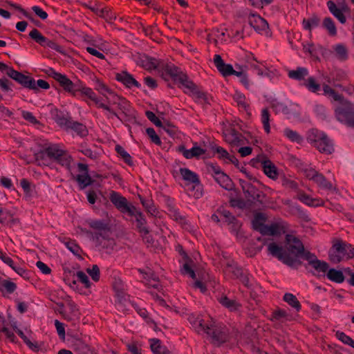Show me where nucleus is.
<instances>
[{
	"label": "nucleus",
	"instance_id": "1",
	"mask_svg": "<svg viewBox=\"0 0 354 354\" xmlns=\"http://www.w3.org/2000/svg\"><path fill=\"white\" fill-rule=\"evenodd\" d=\"M286 248L283 250L281 246L276 243H270L268 245L269 254L277 258L286 265L290 267L300 266L301 262L299 258L304 252V246L302 242L297 237L291 234L286 236Z\"/></svg>",
	"mask_w": 354,
	"mask_h": 354
},
{
	"label": "nucleus",
	"instance_id": "2",
	"mask_svg": "<svg viewBox=\"0 0 354 354\" xmlns=\"http://www.w3.org/2000/svg\"><path fill=\"white\" fill-rule=\"evenodd\" d=\"M47 74L58 82L65 91L72 94L73 96H75L77 93H80L82 96L87 97L88 99L93 101L98 108L107 111L109 113L107 115L109 118H111V115L118 118L117 113L110 108L109 106L102 103L97 97L94 91L91 88L86 87L82 82L77 81L76 82H73L68 78L66 75L56 72L52 68L48 70Z\"/></svg>",
	"mask_w": 354,
	"mask_h": 354
},
{
	"label": "nucleus",
	"instance_id": "3",
	"mask_svg": "<svg viewBox=\"0 0 354 354\" xmlns=\"http://www.w3.org/2000/svg\"><path fill=\"white\" fill-rule=\"evenodd\" d=\"M88 226L93 232L86 230L91 239L99 250H105L107 252L113 250L116 243L112 237V231L109 223L102 220H91L88 221Z\"/></svg>",
	"mask_w": 354,
	"mask_h": 354
},
{
	"label": "nucleus",
	"instance_id": "4",
	"mask_svg": "<svg viewBox=\"0 0 354 354\" xmlns=\"http://www.w3.org/2000/svg\"><path fill=\"white\" fill-rule=\"evenodd\" d=\"M307 140L320 153L331 154L334 151L333 144L328 136L318 129H312L308 131Z\"/></svg>",
	"mask_w": 354,
	"mask_h": 354
},
{
	"label": "nucleus",
	"instance_id": "5",
	"mask_svg": "<svg viewBox=\"0 0 354 354\" xmlns=\"http://www.w3.org/2000/svg\"><path fill=\"white\" fill-rule=\"evenodd\" d=\"M158 71L161 73L162 76L165 80L168 77H171L174 81H178L181 83L186 88L193 87V82L189 81L187 76L171 63H164L161 62Z\"/></svg>",
	"mask_w": 354,
	"mask_h": 354
},
{
	"label": "nucleus",
	"instance_id": "6",
	"mask_svg": "<svg viewBox=\"0 0 354 354\" xmlns=\"http://www.w3.org/2000/svg\"><path fill=\"white\" fill-rule=\"evenodd\" d=\"M241 185L245 198L248 202L258 205L265 203L266 195L262 191L250 183L243 181Z\"/></svg>",
	"mask_w": 354,
	"mask_h": 354
},
{
	"label": "nucleus",
	"instance_id": "7",
	"mask_svg": "<svg viewBox=\"0 0 354 354\" xmlns=\"http://www.w3.org/2000/svg\"><path fill=\"white\" fill-rule=\"evenodd\" d=\"M62 150L58 145L50 144L35 153V160L39 165H48V160L53 161Z\"/></svg>",
	"mask_w": 354,
	"mask_h": 354
},
{
	"label": "nucleus",
	"instance_id": "8",
	"mask_svg": "<svg viewBox=\"0 0 354 354\" xmlns=\"http://www.w3.org/2000/svg\"><path fill=\"white\" fill-rule=\"evenodd\" d=\"M111 202L114 206L122 213H128L129 215L135 214L136 207L132 205H129L125 197L119 193L112 191L109 196Z\"/></svg>",
	"mask_w": 354,
	"mask_h": 354
},
{
	"label": "nucleus",
	"instance_id": "9",
	"mask_svg": "<svg viewBox=\"0 0 354 354\" xmlns=\"http://www.w3.org/2000/svg\"><path fill=\"white\" fill-rule=\"evenodd\" d=\"M335 113L337 120L354 128V109L350 104L336 108Z\"/></svg>",
	"mask_w": 354,
	"mask_h": 354
},
{
	"label": "nucleus",
	"instance_id": "10",
	"mask_svg": "<svg viewBox=\"0 0 354 354\" xmlns=\"http://www.w3.org/2000/svg\"><path fill=\"white\" fill-rule=\"evenodd\" d=\"M205 333L208 335L214 344H220L227 339V334L211 321L206 326Z\"/></svg>",
	"mask_w": 354,
	"mask_h": 354
},
{
	"label": "nucleus",
	"instance_id": "11",
	"mask_svg": "<svg viewBox=\"0 0 354 354\" xmlns=\"http://www.w3.org/2000/svg\"><path fill=\"white\" fill-rule=\"evenodd\" d=\"M351 245L346 243L342 240H337L333 245V251L330 252V260L333 263H339L347 254Z\"/></svg>",
	"mask_w": 354,
	"mask_h": 354
},
{
	"label": "nucleus",
	"instance_id": "12",
	"mask_svg": "<svg viewBox=\"0 0 354 354\" xmlns=\"http://www.w3.org/2000/svg\"><path fill=\"white\" fill-rule=\"evenodd\" d=\"M257 162L261 163L264 174L273 180L278 178L279 173L274 164L265 155H259L257 157Z\"/></svg>",
	"mask_w": 354,
	"mask_h": 354
},
{
	"label": "nucleus",
	"instance_id": "13",
	"mask_svg": "<svg viewBox=\"0 0 354 354\" xmlns=\"http://www.w3.org/2000/svg\"><path fill=\"white\" fill-rule=\"evenodd\" d=\"M10 78L13 79L25 88L32 90L37 89L36 82L30 76L26 75L15 70L14 71H11Z\"/></svg>",
	"mask_w": 354,
	"mask_h": 354
},
{
	"label": "nucleus",
	"instance_id": "14",
	"mask_svg": "<svg viewBox=\"0 0 354 354\" xmlns=\"http://www.w3.org/2000/svg\"><path fill=\"white\" fill-rule=\"evenodd\" d=\"M77 167L80 171L84 172L82 174H78L75 179L78 183L80 188L84 189L87 186L91 185L93 183V180L88 174V166L83 163H78Z\"/></svg>",
	"mask_w": 354,
	"mask_h": 354
},
{
	"label": "nucleus",
	"instance_id": "15",
	"mask_svg": "<svg viewBox=\"0 0 354 354\" xmlns=\"http://www.w3.org/2000/svg\"><path fill=\"white\" fill-rule=\"evenodd\" d=\"M327 6L330 12L337 19L341 24H345L346 18L344 15V12L349 10L348 7L346 4H343L341 8H337L335 3L331 0L327 2Z\"/></svg>",
	"mask_w": 354,
	"mask_h": 354
},
{
	"label": "nucleus",
	"instance_id": "16",
	"mask_svg": "<svg viewBox=\"0 0 354 354\" xmlns=\"http://www.w3.org/2000/svg\"><path fill=\"white\" fill-rule=\"evenodd\" d=\"M249 24L258 32L266 31L269 26L267 21L259 15L251 14L248 17Z\"/></svg>",
	"mask_w": 354,
	"mask_h": 354
},
{
	"label": "nucleus",
	"instance_id": "17",
	"mask_svg": "<svg viewBox=\"0 0 354 354\" xmlns=\"http://www.w3.org/2000/svg\"><path fill=\"white\" fill-rule=\"evenodd\" d=\"M262 235L267 236H279L286 232V227L283 222L279 221L272 223L270 225H266L263 228Z\"/></svg>",
	"mask_w": 354,
	"mask_h": 354
},
{
	"label": "nucleus",
	"instance_id": "18",
	"mask_svg": "<svg viewBox=\"0 0 354 354\" xmlns=\"http://www.w3.org/2000/svg\"><path fill=\"white\" fill-rule=\"evenodd\" d=\"M225 141L232 146H239L244 145V138L241 133L238 132L234 129L227 130L224 133Z\"/></svg>",
	"mask_w": 354,
	"mask_h": 354
},
{
	"label": "nucleus",
	"instance_id": "19",
	"mask_svg": "<svg viewBox=\"0 0 354 354\" xmlns=\"http://www.w3.org/2000/svg\"><path fill=\"white\" fill-rule=\"evenodd\" d=\"M160 63L158 59L146 55H141L138 60V64L148 71L156 68L158 70Z\"/></svg>",
	"mask_w": 354,
	"mask_h": 354
},
{
	"label": "nucleus",
	"instance_id": "20",
	"mask_svg": "<svg viewBox=\"0 0 354 354\" xmlns=\"http://www.w3.org/2000/svg\"><path fill=\"white\" fill-rule=\"evenodd\" d=\"M225 272L232 273L233 277L239 279L242 283H243L245 286H248L249 283V278L248 275L243 272V270L236 266H232L230 264H227L225 269Z\"/></svg>",
	"mask_w": 354,
	"mask_h": 354
},
{
	"label": "nucleus",
	"instance_id": "21",
	"mask_svg": "<svg viewBox=\"0 0 354 354\" xmlns=\"http://www.w3.org/2000/svg\"><path fill=\"white\" fill-rule=\"evenodd\" d=\"M178 151L187 159L198 158L205 153V149L198 146H194L191 149H187L184 145H180L178 147Z\"/></svg>",
	"mask_w": 354,
	"mask_h": 354
},
{
	"label": "nucleus",
	"instance_id": "22",
	"mask_svg": "<svg viewBox=\"0 0 354 354\" xmlns=\"http://www.w3.org/2000/svg\"><path fill=\"white\" fill-rule=\"evenodd\" d=\"M316 178L314 183L319 189L330 193H337L338 189L336 185L328 181L322 174L320 173Z\"/></svg>",
	"mask_w": 354,
	"mask_h": 354
},
{
	"label": "nucleus",
	"instance_id": "23",
	"mask_svg": "<svg viewBox=\"0 0 354 354\" xmlns=\"http://www.w3.org/2000/svg\"><path fill=\"white\" fill-rule=\"evenodd\" d=\"M115 79L128 88H131L132 86L140 88L141 86L140 84L131 74L126 71L117 73Z\"/></svg>",
	"mask_w": 354,
	"mask_h": 354
},
{
	"label": "nucleus",
	"instance_id": "24",
	"mask_svg": "<svg viewBox=\"0 0 354 354\" xmlns=\"http://www.w3.org/2000/svg\"><path fill=\"white\" fill-rule=\"evenodd\" d=\"M180 174L183 180L194 185V188H198L201 187L199 178L196 173L192 171L187 168H180Z\"/></svg>",
	"mask_w": 354,
	"mask_h": 354
},
{
	"label": "nucleus",
	"instance_id": "25",
	"mask_svg": "<svg viewBox=\"0 0 354 354\" xmlns=\"http://www.w3.org/2000/svg\"><path fill=\"white\" fill-rule=\"evenodd\" d=\"M168 214L175 221L178 223L183 227L187 229L189 225L185 216L180 214L179 210L173 205H168Z\"/></svg>",
	"mask_w": 354,
	"mask_h": 354
},
{
	"label": "nucleus",
	"instance_id": "26",
	"mask_svg": "<svg viewBox=\"0 0 354 354\" xmlns=\"http://www.w3.org/2000/svg\"><path fill=\"white\" fill-rule=\"evenodd\" d=\"M297 198L302 203L309 206L317 207L324 205V201L322 199L313 198L301 191L298 192Z\"/></svg>",
	"mask_w": 354,
	"mask_h": 354
},
{
	"label": "nucleus",
	"instance_id": "27",
	"mask_svg": "<svg viewBox=\"0 0 354 354\" xmlns=\"http://www.w3.org/2000/svg\"><path fill=\"white\" fill-rule=\"evenodd\" d=\"M72 161L73 158L71 156L66 150L62 149V150L58 153L53 162H55L62 165V167H65L68 169H70Z\"/></svg>",
	"mask_w": 354,
	"mask_h": 354
},
{
	"label": "nucleus",
	"instance_id": "28",
	"mask_svg": "<svg viewBox=\"0 0 354 354\" xmlns=\"http://www.w3.org/2000/svg\"><path fill=\"white\" fill-rule=\"evenodd\" d=\"M67 306L69 309V313H64L60 312V313L63 315L64 318L68 321H73L75 319H78L80 317V312L79 308H77V305L72 301H69L67 303Z\"/></svg>",
	"mask_w": 354,
	"mask_h": 354
},
{
	"label": "nucleus",
	"instance_id": "29",
	"mask_svg": "<svg viewBox=\"0 0 354 354\" xmlns=\"http://www.w3.org/2000/svg\"><path fill=\"white\" fill-rule=\"evenodd\" d=\"M69 130L73 131L77 136L80 137H85L88 133V131L84 124L73 120L66 131Z\"/></svg>",
	"mask_w": 354,
	"mask_h": 354
},
{
	"label": "nucleus",
	"instance_id": "30",
	"mask_svg": "<svg viewBox=\"0 0 354 354\" xmlns=\"http://www.w3.org/2000/svg\"><path fill=\"white\" fill-rule=\"evenodd\" d=\"M272 322L280 321L281 322L286 321H292V315L283 309L279 308L272 312L270 317Z\"/></svg>",
	"mask_w": 354,
	"mask_h": 354
},
{
	"label": "nucleus",
	"instance_id": "31",
	"mask_svg": "<svg viewBox=\"0 0 354 354\" xmlns=\"http://www.w3.org/2000/svg\"><path fill=\"white\" fill-rule=\"evenodd\" d=\"M218 302L230 311H236L239 309L241 304L234 299H230L227 296L223 295L218 299Z\"/></svg>",
	"mask_w": 354,
	"mask_h": 354
},
{
	"label": "nucleus",
	"instance_id": "32",
	"mask_svg": "<svg viewBox=\"0 0 354 354\" xmlns=\"http://www.w3.org/2000/svg\"><path fill=\"white\" fill-rule=\"evenodd\" d=\"M215 180L220 185L221 187L226 190H231L233 188V183L230 178L224 172L218 174V176L214 178Z\"/></svg>",
	"mask_w": 354,
	"mask_h": 354
},
{
	"label": "nucleus",
	"instance_id": "33",
	"mask_svg": "<svg viewBox=\"0 0 354 354\" xmlns=\"http://www.w3.org/2000/svg\"><path fill=\"white\" fill-rule=\"evenodd\" d=\"M326 276L329 280L337 283H341L344 282L345 279L343 272L335 268L328 269Z\"/></svg>",
	"mask_w": 354,
	"mask_h": 354
},
{
	"label": "nucleus",
	"instance_id": "34",
	"mask_svg": "<svg viewBox=\"0 0 354 354\" xmlns=\"http://www.w3.org/2000/svg\"><path fill=\"white\" fill-rule=\"evenodd\" d=\"M288 75L290 79L301 81L304 80L305 77L308 76V71L306 68L298 67L296 70L289 71Z\"/></svg>",
	"mask_w": 354,
	"mask_h": 354
},
{
	"label": "nucleus",
	"instance_id": "35",
	"mask_svg": "<svg viewBox=\"0 0 354 354\" xmlns=\"http://www.w3.org/2000/svg\"><path fill=\"white\" fill-rule=\"evenodd\" d=\"M151 348L154 354H169V350L161 344L158 339H151Z\"/></svg>",
	"mask_w": 354,
	"mask_h": 354
},
{
	"label": "nucleus",
	"instance_id": "36",
	"mask_svg": "<svg viewBox=\"0 0 354 354\" xmlns=\"http://www.w3.org/2000/svg\"><path fill=\"white\" fill-rule=\"evenodd\" d=\"M132 216H134L136 217V223H137V227L139 229L140 232L144 233V234H148L149 230L146 227V220L144 218L143 214L140 212L135 210V214Z\"/></svg>",
	"mask_w": 354,
	"mask_h": 354
},
{
	"label": "nucleus",
	"instance_id": "37",
	"mask_svg": "<svg viewBox=\"0 0 354 354\" xmlns=\"http://www.w3.org/2000/svg\"><path fill=\"white\" fill-rule=\"evenodd\" d=\"M283 301H286L289 306L299 312L301 308V305L296 296L291 293H286L283 295Z\"/></svg>",
	"mask_w": 354,
	"mask_h": 354
},
{
	"label": "nucleus",
	"instance_id": "38",
	"mask_svg": "<svg viewBox=\"0 0 354 354\" xmlns=\"http://www.w3.org/2000/svg\"><path fill=\"white\" fill-rule=\"evenodd\" d=\"M323 91L325 95H328L331 97L334 101L343 102L344 97L336 92L333 88H332L330 86L327 84H324L323 86Z\"/></svg>",
	"mask_w": 354,
	"mask_h": 354
},
{
	"label": "nucleus",
	"instance_id": "39",
	"mask_svg": "<svg viewBox=\"0 0 354 354\" xmlns=\"http://www.w3.org/2000/svg\"><path fill=\"white\" fill-rule=\"evenodd\" d=\"M266 221V218L264 215L261 213H258L254 216V219L252 220V227L253 228L259 232L261 234L263 233V228L266 227V224L264 222Z\"/></svg>",
	"mask_w": 354,
	"mask_h": 354
},
{
	"label": "nucleus",
	"instance_id": "40",
	"mask_svg": "<svg viewBox=\"0 0 354 354\" xmlns=\"http://www.w3.org/2000/svg\"><path fill=\"white\" fill-rule=\"evenodd\" d=\"M189 321L198 333L201 331L205 332L206 326L209 324V323H205L203 319L199 317H194V316H190Z\"/></svg>",
	"mask_w": 354,
	"mask_h": 354
},
{
	"label": "nucleus",
	"instance_id": "41",
	"mask_svg": "<svg viewBox=\"0 0 354 354\" xmlns=\"http://www.w3.org/2000/svg\"><path fill=\"white\" fill-rule=\"evenodd\" d=\"M333 49L338 59L345 61L348 59V50L344 44H337L333 46Z\"/></svg>",
	"mask_w": 354,
	"mask_h": 354
},
{
	"label": "nucleus",
	"instance_id": "42",
	"mask_svg": "<svg viewBox=\"0 0 354 354\" xmlns=\"http://www.w3.org/2000/svg\"><path fill=\"white\" fill-rule=\"evenodd\" d=\"M323 27L328 31L329 35L336 36L337 28L335 22L330 17H325L322 23Z\"/></svg>",
	"mask_w": 354,
	"mask_h": 354
},
{
	"label": "nucleus",
	"instance_id": "43",
	"mask_svg": "<svg viewBox=\"0 0 354 354\" xmlns=\"http://www.w3.org/2000/svg\"><path fill=\"white\" fill-rule=\"evenodd\" d=\"M30 37L36 43L41 46H44L48 38L42 35V34L36 28H33L29 33Z\"/></svg>",
	"mask_w": 354,
	"mask_h": 354
},
{
	"label": "nucleus",
	"instance_id": "44",
	"mask_svg": "<svg viewBox=\"0 0 354 354\" xmlns=\"http://www.w3.org/2000/svg\"><path fill=\"white\" fill-rule=\"evenodd\" d=\"M320 19L317 15H313L308 19L303 20L304 28L306 30H311L313 28L317 27L319 24Z\"/></svg>",
	"mask_w": 354,
	"mask_h": 354
},
{
	"label": "nucleus",
	"instance_id": "45",
	"mask_svg": "<svg viewBox=\"0 0 354 354\" xmlns=\"http://www.w3.org/2000/svg\"><path fill=\"white\" fill-rule=\"evenodd\" d=\"M217 213L223 217L227 224H234L236 227H239V224L236 222V218L228 210L218 209Z\"/></svg>",
	"mask_w": 354,
	"mask_h": 354
},
{
	"label": "nucleus",
	"instance_id": "46",
	"mask_svg": "<svg viewBox=\"0 0 354 354\" xmlns=\"http://www.w3.org/2000/svg\"><path fill=\"white\" fill-rule=\"evenodd\" d=\"M115 151H117V153L118 154L120 155V156L122 158V159L124 160V161L129 165L131 166L133 165V160H132V158L131 156H130L129 153H128L124 149L119 145H117L115 146Z\"/></svg>",
	"mask_w": 354,
	"mask_h": 354
},
{
	"label": "nucleus",
	"instance_id": "47",
	"mask_svg": "<svg viewBox=\"0 0 354 354\" xmlns=\"http://www.w3.org/2000/svg\"><path fill=\"white\" fill-rule=\"evenodd\" d=\"M304 85L311 92L315 93L320 89V84H318L313 77H308Z\"/></svg>",
	"mask_w": 354,
	"mask_h": 354
},
{
	"label": "nucleus",
	"instance_id": "48",
	"mask_svg": "<svg viewBox=\"0 0 354 354\" xmlns=\"http://www.w3.org/2000/svg\"><path fill=\"white\" fill-rule=\"evenodd\" d=\"M261 122L263 129L267 133L270 132V113L268 109H263L261 111Z\"/></svg>",
	"mask_w": 354,
	"mask_h": 354
},
{
	"label": "nucleus",
	"instance_id": "49",
	"mask_svg": "<svg viewBox=\"0 0 354 354\" xmlns=\"http://www.w3.org/2000/svg\"><path fill=\"white\" fill-rule=\"evenodd\" d=\"M192 91L193 97L201 102H206L207 96L206 94L197 89L196 85L193 83V87L187 88Z\"/></svg>",
	"mask_w": 354,
	"mask_h": 354
},
{
	"label": "nucleus",
	"instance_id": "50",
	"mask_svg": "<svg viewBox=\"0 0 354 354\" xmlns=\"http://www.w3.org/2000/svg\"><path fill=\"white\" fill-rule=\"evenodd\" d=\"M284 135L289 140L297 143H301L303 140L302 137L297 131H292L290 129H286L284 130Z\"/></svg>",
	"mask_w": 354,
	"mask_h": 354
},
{
	"label": "nucleus",
	"instance_id": "51",
	"mask_svg": "<svg viewBox=\"0 0 354 354\" xmlns=\"http://www.w3.org/2000/svg\"><path fill=\"white\" fill-rule=\"evenodd\" d=\"M65 245L74 255L81 257L82 249L74 241L70 240L66 242Z\"/></svg>",
	"mask_w": 354,
	"mask_h": 354
},
{
	"label": "nucleus",
	"instance_id": "52",
	"mask_svg": "<svg viewBox=\"0 0 354 354\" xmlns=\"http://www.w3.org/2000/svg\"><path fill=\"white\" fill-rule=\"evenodd\" d=\"M335 336L342 343L349 345L351 347L354 346V340L351 337L346 335L344 332L337 331Z\"/></svg>",
	"mask_w": 354,
	"mask_h": 354
},
{
	"label": "nucleus",
	"instance_id": "53",
	"mask_svg": "<svg viewBox=\"0 0 354 354\" xmlns=\"http://www.w3.org/2000/svg\"><path fill=\"white\" fill-rule=\"evenodd\" d=\"M312 267L318 272H322L325 274L327 273L329 265L326 261L318 259L314 264H313Z\"/></svg>",
	"mask_w": 354,
	"mask_h": 354
},
{
	"label": "nucleus",
	"instance_id": "54",
	"mask_svg": "<svg viewBox=\"0 0 354 354\" xmlns=\"http://www.w3.org/2000/svg\"><path fill=\"white\" fill-rule=\"evenodd\" d=\"M17 288V285L10 281L3 280V283L0 287V291L3 292L5 290L8 293L11 294L15 292Z\"/></svg>",
	"mask_w": 354,
	"mask_h": 354
},
{
	"label": "nucleus",
	"instance_id": "55",
	"mask_svg": "<svg viewBox=\"0 0 354 354\" xmlns=\"http://www.w3.org/2000/svg\"><path fill=\"white\" fill-rule=\"evenodd\" d=\"M88 274L91 277L92 279L95 281H98L100 279V271L97 265H93L91 268L86 270Z\"/></svg>",
	"mask_w": 354,
	"mask_h": 354
},
{
	"label": "nucleus",
	"instance_id": "56",
	"mask_svg": "<svg viewBox=\"0 0 354 354\" xmlns=\"http://www.w3.org/2000/svg\"><path fill=\"white\" fill-rule=\"evenodd\" d=\"M120 97H121L120 96L118 95L117 94H115L114 92H113L111 91L109 93V95H107L105 97V98L106 100V102H107V104H106L109 106V107L111 108V104L116 105L118 104V100H120Z\"/></svg>",
	"mask_w": 354,
	"mask_h": 354
},
{
	"label": "nucleus",
	"instance_id": "57",
	"mask_svg": "<svg viewBox=\"0 0 354 354\" xmlns=\"http://www.w3.org/2000/svg\"><path fill=\"white\" fill-rule=\"evenodd\" d=\"M233 99L236 102L239 106L246 109L248 104L245 102V95L240 92L236 91L233 95Z\"/></svg>",
	"mask_w": 354,
	"mask_h": 354
},
{
	"label": "nucleus",
	"instance_id": "58",
	"mask_svg": "<svg viewBox=\"0 0 354 354\" xmlns=\"http://www.w3.org/2000/svg\"><path fill=\"white\" fill-rule=\"evenodd\" d=\"M72 119L70 116L67 115H64L62 116L60 119L56 122L60 128L66 130L70 123L71 122Z\"/></svg>",
	"mask_w": 354,
	"mask_h": 354
},
{
	"label": "nucleus",
	"instance_id": "59",
	"mask_svg": "<svg viewBox=\"0 0 354 354\" xmlns=\"http://www.w3.org/2000/svg\"><path fill=\"white\" fill-rule=\"evenodd\" d=\"M146 131L147 135L149 136V137L151 138V141L153 143H155L157 145H161V140L153 128H147Z\"/></svg>",
	"mask_w": 354,
	"mask_h": 354
},
{
	"label": "nucleus",
	"instance_id": "60",
	"mask_svg": "<svg viewBox=\"0 0 354 354\" xmlns=\"http://www.w3.org/2000/svg\"><path fill=\"white\" fill-rule=\"evenodd\" d=\"M300 257L304 258L305 260L308 261L309 265L311 266L318 260L317 257L309 251H305L302 252Z\"/></svg>",
	"mask_w": 354,
	"mask_h": 354
},
{
	"label": "nucleus",
	"instance_id": "61",
	"mask_svg": "<svg viewBox=\"0 0 354 354\" xmlns=\"http://www.w3.org/2000/svg\"><path fill=\"white\" fill-rule=\"evenodd\" d=\"M303 50L304 53H308L311 57L318 59V55L316 51L315 46L312 44H307L303 45Z\"/></svg>",
	"mask_w": 354,
	"mask_h": 354
},
{
	"label": "nucleus",
	"instance_id": "62",
	"mask_svg": "<svg viewBox=\"0 0 354 354\" xmlns=\"http://www.w3.org/2000/svg\"><path fill=\"white\" fill-rule=\"evenodd\" d=\"M77 277L78 280L82 283L86 288H90L91 282L88 276L82 271H79L77 272Z\"/></svg>",
	"mask_w": 354,
	"mask_h": 354
},
{
	"label": "nucleus",
	"instance_id": "63",
	"mask_svg": "<svg viewBox=\"0 0 354 354\" xmlns=\"http://www.w3.org/2000/svg\"><path fill=\"white\" fill-rule=\"evenodd\" d=\"M218 71L225 77L231 75L234 73V68L231 64H224Z\"/></svg>",
	"mask_w": 354,
	"mask_h": 354
},
{
	"label": "nucleus",
	"instance_id": "64",
	"mask_svg": "<svg viewBox=\"0 0 354 354\" xmlns=\"http://www.w3.org/2000/svg\"><path fill=\"white\" fill-rule=\"evenodd\" d=\"M146 115H147V118L151 122H153L156 127H162V122L160 120V119L156 117V114L153 112L147 111L146 112Z\"/></svg>",
	"mask_w": 354,
	"mask_h": 354
}]
</instances>
